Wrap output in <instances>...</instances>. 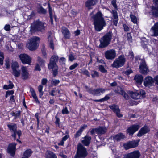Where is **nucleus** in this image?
I'll return each mask as SVG.
<instances>
[{"mask_svg": "<svg viewBox=\"0 0 158 158\" xmlns=\"http://www.w3.org/2000/svg\"><path fill=\"white\" fill-rule=\"evenodd\" d=\"M93 20L95 30L97 31H100L106 25V21L103 17V15L99 11L91 17Z\"/></svg>", "mask_w": 158, "mask_h": 158, "instance_id": "nucleus-1", "label": "nucleus"}, {"mask_svg": "<svg viewBox=\"0 0 158 158\" xmlns=\"http://www.w3.org/2000/svg\"><path fill=\"white\" fill-rule=\"evenodd\" d=\"M113 34L111 31L106 33L100 40V44L99 47L100 48L106 47L110 44Z\"/></svg>", "mask_w": 158, "mask_h": 158, "instance_id": "nucleus-2", "label": "nucleus"}, {"mask_svg": "<svg viewBox=\"0 0 158 158\" xmlns=\"http://www.w3.org/2000/svg\"><path fill=\"white\" fill-rule=\"evenodd\" d=\"M44 24V23L41 21L39 19L36 20L31 24L30 31L31 33L41 31L45 28Z\"/></svg>", "mask_w": 158, "mask_h": 158, "instance_id": "nucleus-3", "label": "nucleus"}, {"mask_svg": "<svg viewBox=\"0 0 158 158\" xmlns=\"http://www.w3.org/2000/svg\"><path fill=\"white\" fill-rule=\"evenodd\" d=\"M87 154L86 149L80 143L77 145L76 153L74 158H85Z\"/></svg>", "mask_w": 158, "mask_h": 158, "instance_id": "nucleus-4", "label": "nucleus"}, {"mask_svg": "<svg viewBox=\"0 0 158 158\" xmlns=\"http://www.w3.org/2000/svg\"><path fill=\"white\" fill-rule=\"evenodd\" d=\"M7 127L10 131L11 135L14 138V140L16 139V135H17L18 138H20V137L22 135V132L21 130H17V125L15 123H11L7 125Z\"/></svg>", "mask_w": 158, "mask_h": 158, "instance_id": "nucleus-5", "label": "nucleus"}, {"mask_svg": "<svg viewBox=\"0 0 158 158\" xmlns=\"http://www.w3.org/2000/svg\"><path fill=\"white\" fill-rule=\"evenodd\" d=\"M125 62L126 59L124 55H121L115 59L111 66L113 68H118L123 66Z\"/></svg>", "mask_w": 158, "mask_h": 158, "instance_id": "nucleus-6", "label": "nucleus"}, {"mask_svg": "<svg viewBox=\"0 0 158 158\" xmlns=\"http://www.w3.org/2000/svg\"><path fill=\"white\" fill-rule=\"evenodd\" d=\"M40 38L37 37H34L31 38L29 42L27 45V46L28 48L31 50H33L35 49L37 46L38 41H39Z\"/></svg>", "mask_w": 158, "mask_h": 158, "instance_id": "nucleus-7", "label": "nucleus"}, {"mask_svg": "<svg viewBox=\"0 0 158 158\" xmlns=\"http://www.w3.org/2000/svg\"><path fill=\"white\" fill-rule=\"evenodd\" d=\"M107 131L106 128L104 127L99 126L98 127L93 129L90 131L91 135H94L96 133L99 135H101L106 133Z\"/></svg>", "mask_w": 158, "mask_h": 158, "instance_id": "nucleus-8", "label": "nucleus"}, {"mask_svg": "<svg viewBox=\"0 0 158 158\" xmlns=\"http://www.w3.org/2000/svg\"><path fill=\"white\" fill-rule=\"evenodd\" d=\"M116 51L113 49H110L106 51L104 53V56L106 59L112 60L114 59L116 56Z\"/></svg>", "mask_w": 158, "mask_h": 158, "instance_id": "nucleus-9", "label": "nucleus"}, {"mask_svg": "<svg viewBox=\"0 0 158 158\" xmlns=\"http://www.w3.org/2000/svg\"><path fill=\"white\" fill-rule=\"evenodd\" d=\"M139 67L140 72L143 74H146L149 71L148 69L144 60H142Z\"/></svg>", "mask_w": 158, "mask_h": 158, "instance_id": "nucleus-10", "label": "nucleus"}, {"mask_svg": "<svg viewBox=\"0 0 158 158\" xmlns=\"http://www.w3.org/2000/svg\"><path fill=\"white\" fill-rule=\"evenodd\" d=\"M19 57L23 64H30L31 62V59L27 54H21L19 55Z\"/></svg>", "mask_w": 158, "mask_h": 158, "instance_id": "nucleus-11", "label": "nucleus"}, {"mask_svg": "<svg viewBox=\"0 0 158 158\" xmlns=\"http://www.w3.org/2000/svg\"><path fill=\"white\" fill-rule=\"evenodd\" d=\"M140 127V126L138 124H134L131 126L127 130V132L130 135H132L133 134L137 131Z\"/></svg>", "mask_w": 158, "mask_h": 158, "instance_id": "nucleus-12", "label": "nucleus"}, {"mask_svg": "<svg viewBox=\"0 0 158 158\" xmlns=\"http://www.w3.org/2000/svg\"><path fill=\"white\" fill-rule=\"evenodd\" d=\"M140 156L139 152L138 150H136L125 154L123 158H139Z\"/></svg>", "mask_w": 158, "mask_h": 158, "instance_id": "nucleus-13", "label": "nucleus"}, {"mask_svg": "<svg viewBox=\"0 0 158 158\" xmlns=\"http://www.w3.org/2000/svg\"><path fill=\"white\" fill-rule=\"evenodd\" d=\"M140 156L139 152L138 150H136L125 154L123 158H139Z\"/></svg>", "mask_w": 158, "mask_h": 158, "instance_id": "nucleus-14", "label": "nucleus"}, {"mask_svg": "<svg viewBox=\"0 0 158 158\" xmlns=\"http://www.w3.org/2000/svg\"><path fill=\"white\" fill-rule=\"evenodd\" d=\"M58 60V56L55 55L52 56L50 59V62L48 64V68L49 69H52V67L57 65L56 63Z\"/></svg>", "mask_w": 158, "mask_h": 158, "instance_id": "nucleus-15", "label": "nucleus"}, {"mask_svg": "<svg viewBox=\"0 0 158 158\" xmlns=\"http://www.w3.org/2000/svg\"><path fill=\"white\" fill-rule=\"evenodd\" d=\"M21 78L23 80H27L29 78V73L27 68L23 66H22L21 68Z\"/></svg>", "mask_w": 158, "mask_h": 158, "instance_id": "nucleus-16", "label": "nucleus"}, {"mask_svg": "<svg viewBox=\"0 0 158 158\" xmlns=\"http://www.w3.org/2000/svg\"><path fill=\"white\" fill-rule=\"evenodd\" d=\"M154 80L151 77L148 76L145 78L144 80V85L146 87L150 88L154 84Z\"/></svg>", "mask_w": 158, "mask_h": 158, "instance_id": "nucleus-17", "label": "nucleus"}, {"mask_svg": "<svg viewBox=\"0 0 158 158\" xmlns=\"http://www.w3.org/2000/svg\"><path fill=\"white\" fill-rule=\"evenodd\" d=\"M109 107L116 114L117 117L119 118H121L122 117V115L120 114V110L118 106L113 104L110 105Z\"/></svg>", "mask_w": 158, "mask_h": 158, "instance_id": "nucleus-18", "label": "nucleus"}, {"mask_svg": "<svg viewBox=\"0 0 158 158\" xmlns=\"http://www.w3.org/2000/svg\"><path fill=\"white\" fill-rule=\"evenodd\" d=\"M150 31L152 33V36H158V22L154 23V25L152 27Z\"/></svg>", "mask_w": 158, "mask_h": 158, "instance_id": "nucleus-19", "label": "nucleus"}, {"mask_svg": "<svg viewBox=\"0 0 158 158\" xmlns=\"http://www.w3.org/2000/svg\"><path fill=\"white\" fill-rule=\"evenodd\" d=\"M150 8L151 15L154 18H158V6H152Z\"/></svg>", "mask_w": 158, "mask_h": 158, "instance_id": "nucleus-20", "label": "nucleus"}, {"mask_svg": "<svg viewBox=\"0 0 158 158\" xmlns=\"http://www.w3.org/2000/svg\"><path fill=\"white\" fill-rule=\"evenodd\" d=\"M150 131L148 127L147 126H144L141 128L139 131L137 135L138 137H141Z\"/></svg>", "mask_w": 158, "mask_h": 158, "instance_id": "nucleus-21", "label": "nucleus"}, {"mask_svg": "<svg viewBox=\"0 0 158 158\" xmlns=\"http://www.w3.org/2000/svg\"><path fill=\"white\" fill-rule=\"evenodd\" d=\"M61 32L65 39H69L70 38L71 34L67 28L64 27H63L61 29Z\"/></svg>", "mask_w": 158, "mask_h": 158, "instance_id": "nucleus-22", "label": "nucleus"}, {"mask_svg": "<svg viewBox=\"0 0 158 158\" xmlns=\"http://www.w3.org/2000/svg\"><path fill=\"white\" fill-rule=\"evenodd\" d=\"M16 145V143H13L10 144L8 146V152L12 156H14L15 154Z\"/></svg>", "mask_w": 158, "mask_h": 158, "instance_id": "nucleus-23", "label": "nucleus"}, {"mask_svg": "<svg viewBox=\"0 0 158 158\" xmlns=\"http://www.w3.org/2000/svg\"><path fill=\"white\" fill-rule=\"evenodd\" d=\"M105 91V89L102 88L92 89L91 94L95 96H99L101 94L103 93Z\"/></svg>", "mask_w": 158, "mask_h": 158, "instance_id": "nucleus-24", "label": "nucleus"}, {"mask_svg": "<svg viewBox=\"0 0 158 158\" xmlns=\"http://www.w3.org/2000/svg\"><path fill=\"white\" fill-rule=\"evenodd\" d=\"M143 79V77L140 74L136 75L134 77L135 82L136 84L139 85H140L142 84Z\"/></svg>", "mask_w": 158, "mask_h": 158, "instance_id": "nucleus-25", "label": "nucleus"}, {"mask_svg": "<svg viewBox=\"0 0 158 158\" xmlns=\"http://www.w3.org/2000/svg\"><path fill=\"white\" fill-rule=\"evenodd\" d=\"M98 2V0H88L85 3V6L89 9L91 7L95 5Z\"/></svg>", "mask_w": 158, "mask_h": 158, "instance_id": "nucleus-26", "label": "nucleus"}, {"mask_svg": "<svg viewBox=\"0 0 158 158\" xmlns=\"http://www.w3.org/2000/svg\"><path fill=\"white\" fill-rule=\"evenodd\" d=\"M115 92L116 93L119 94L123 95L124 98L126 99H129V97L128 95L120 87H118L117 89L115 90Z\"/></svg>", "mask_w": 158, "mask_h": 158, "instance_id": "nucleus-27", "label": "nucleus"}, {"mask_svg": "<svg viewBox=\"0 0 158 158\" xmlns=\"http://www.w3.org/2000/svg\"><path fill=\"white\" fill-rule=\"evenodd\" d=\"M111 12L112 14L113 17V24L115 26H117L118 20V13L115 10H112Z\"/></svg>", "mask_w": 158, "mask_h": 158, "instance_id": "nucleus-28", "label": "nucleus"}, {"mask_svg": "<svg viewBox=\"0 0 158 158\" xmlns=\"http://www.w3.org/2000/svg\"><path fill=\"white\" fill-rule=\"evenodd\" d=\"M84 139L82 140L81 142L85 146H89L90 144L91 138L90 136L86 135L84 138Z\"/></svg>", "mask_w": 158, "mask_h": 158, "instance_id": "nucleus-29", "label": "nucleus"}, {"mask_svg": "<svg viewBox=\"0 0 158 158\" xmlns=\"http://www.w3.org/2000/svg\"><path fill=\"white\" fill-rule=\"evenodd\" d=\"M52 33L51 32H48V43L49 46L52 50H54V44L52 40L51 37Z\"/></svg>", "mask_w": 158, "mask_h": 158, "instance_id": "nucleus-30", "label": "nucleus"}, {"mask_svg": "<svg viewBox=\"0 0 158 158\" xmlns=\"http://www.w3.org/2000/svg\"><path fill=\"white\" fill-rule=\"evenodd\" d=\"M114 141H119L125 138V136L122 133H119L112 137Z\"/></svg>", "mask_w": 158, "mask_h": 158, "instance_id": "nucleus-31", "label": "nucleus"}, {"mask_svg": "<svg viewBox=\"0 0 158 158\" xmlns=\"http://www.w3.org/2000/svg\"><path fill=\"white\" fill-rule=\"evenodd\" d=\"M128 93L130 94L131 97L134 99H138L140 98V95L138 92H134L129 91Z\"/></svg>", "mask_w": 158, "mask_h": 158, "instance_id": "nucleus-32", "label": "nucleus"}, {"mask_svg": "<svg viewBox=\"0 0 158 158\" xmlns=\"http://www.w3.org/2000/svg\"><path fill=\"white\" fill-rule=\"evenodd\" d=\"M48 12L49 15V17L50 19V22L51 24H53V17L54 15H53L52 13V7H51L50 4L49 3L48 4Z\"/></svg>", "mask_w": 158, "mask_h": 158, "instance_id": "nucleus-33", "label": "nucleus"}, {"mask_svg": "<svg viewBox=\"0 0 158 158\" xmlns=\"http://www.w3.org/2000/svg\"><path fill=\"white\" fill-rule=\"evenodd\" d=\"M32 152L30 149H27L24 153L23 156L22 158H28L31 155Z\"/></svg>", "mask_w": 158, "mask_h": 158, "instance_id": "nucleus-34", "label": "nucleus"}, {"mask_svg": "<svg viewBox=\"0 0 158 158\" xmlns=\"http://www.w3.org/2000/svg\"><path fill=\"white\" fill-rule=\"evenodd\" d=\"M87 127L86 125H84L83 126H82L76 132V134L75 135V138H77L79 136H80L82 132L83 131L84 129H85V127Z\"/></svg>", "mask_w": 158, "mask_h": 158, "instance_id": "nucleus-35", "label": "nucleus"}, {"mask_svg": "<svg viewBox=\"0 0 158 158\" xmlns=\"http://www.w3.org/2000/svg\"><path fill=\"white\" fill-rule=\"evenodd\" d=\"M37 12L40 14L45 15L47 13V10L42 6L38 7L37 10Z\"/></svg>", "mask_w": 158, "mask_h": 158, "instance_id": "nucleus-36", "label": "nucleus"}, {"mask_svg": "<svg viewBox=\"0 0 158 158\" xmlns=\"http://www.w3.org/2000/svg\"><path fill=\"white\" fill-rule=\"evenodd\" d=\"M11 114L12 116L15 117L14 118L16 119L18 118H19L21 116V112L20 111H16L15 112H12Z\"/></svg>", "mask_w": 158, "mask_h": 158, "instance_id": "nucleus-37", "label": "nucleus"}, {"mask_svg": "<svg viewBox=\"0 0 158 158\" xmlns=\"http://www.w3.org/2000/svg\"><path fill=\"white\" fill-rule=\"evenodd\" d=\"M12 74L15 77H18L21 74V71L20 70L18 69H14L12 70Z\"/></svg>", "mask_w": 158, "mask_h": 158, "instance_id": "nucleus-38", "label": "nucleus"}, {"mask_svg": "<svg viewBox=\"0 0 158 158\" xmlns=\"http://www.w3.org/2000/svg\"><path fill=\"white\" fill-rule=\"evenodd\" d=\"M45 158H57L56 155L53 152L51 151L48 152Z\"/></svg>", "mask_w": 158, "mask_h": 158, "instance_id": "nucleus-39", "label": "nucleus"}, {"mask_svg": "<svg viewBox=\"0 0 158 158\" xmlns=\"http://www.w3.org/2000/svg\"><path fill=\"white\" fill-rule=\"evenodd\" d=\"M51 69H52L53 71V75L54 77H55L58 73V67L57 65L54 66L52 67Z\"/></svg>", "mask_w": 158, "mask_h": 158, "instance_id": "nucleus-40", "label": "nucleus"}, {"mask_svg": "<svg viewBox=\"0 0 158 158\" xmlns=\"http://www.w3.org/2000/svg\"><path fill=\"white\" fill-rule=\"evenodd\" d=\"M130 144V148H134L137 147L138 145L139 141H129Z\"/></svg>", "mask_w": 158, "mask_h": 158, "instance_id": "nucleus-41", "label": "nucleus"}, {"mask_svg": "<svg viewBox=\"0 0 158 158\" xmlns=\"http://www.w3.org/2000/svg\"><path fill=\"white\" fill-rule=\"evenodd\" d=\"M14 86V85L13 83L9 84L8 85H5L3 87V89L6 90L10 89H12Z\"/></svg>", "mask_w": 158, "mask_h": 158, "instance_id": "nucleus-42", "label": "nucleus"}, {"mask_svg": "<svg viewBox=\"0 0 158 158\" xmlns=\"http://www.w3.org/2000/svg\"><path fill=\"white\" fill-rule=\"evenodd\" d=\"M130 17L131 19V21L134 23L137 24V18L135 16L132 14L130 15Z\"/></svg>", "mask_w": 158, "mask_h": 158, "instance_id": "nucleus-43", "label": "nucleus"}, {"mask_svg": "<svg viewBox=\"0 0 158 158\" xmlns=\"http://www.w3.org/2000/svg\"><path fill=\"white\" fill-rule=\"evenodd\" d=\"M19 66L17 62L13 63L11 65V68L12 70L18 69Z\"/></svg>", "mask_w": 158, "mask_h": 158, "instance_id": "nucleus-44", "label": "nucleus"}, {"mask_svg": "<svg viewBox=\"0 0 158 158\" xmlns=\"http://www.w3.org/2000/svg\"><path fill=\"white\" fill-rule=\"evenodd\" d=\"M38 62L41 66H44V65L45 61L43 60L40 57H37Z\"/></svg>", "mask_w": 158, "mask_h": 158, "instance_id": "nucleus-45", "label": "nucleus"}, {"mask_svg": "<svg viewBox=\"0 0 158 158\" xmlns=\"http://www.w3.org/2000/svg\"><path fill=\"white\" fill-rule=\"evenodd\" d=\"M123 147L126 150L130 148V144L129 142L124 143L123 144Z\"/></svg>", "mask_w": 158, "mask_h": 158, "instance_id": "nucleus-46", "label": "nucleus"}, {"mask_svg": "<svg viewBox=\"0 0 158 158\" xmlns=\"http://www.w3.org/2000/svg\"><path fill=\"white\" fill-rule=\"evenodd\" d=\"M99 70L102 73H105L107 72V71L105 69L103 66L100 65L98 66Z\"/></svg>", "mask_w": 158, "mask_h": 158, "instance_id": "nucleus-47", "label": "nucleus"}, {"mask_svg": "<svg viewBox=\"0 0 158 158\" xmlns=\"http://www.w3.org/2000/svg\"><path fill=\"white\" fill-rule=\"evenodd\" d=\"M138 92V93H139V94L140 95V97H141L142 98L145 97L146 93L144 90L141 89Z\"/></svg>", "mask_w": 158, "mask_h": 158, "instance_id": "nucleus-48", "label": "nucleus"}, {"mask_svg": "<svg viewBox=\"0 0 158 158\" xmlns=\"http://www.w3.org/2000/svg\"><path fill=\"white\" fill-rule=\"evenodd\" d=\"M43 86L41 85H40L38 86V89L39 92H40V97L43 95V92H42V89Z\"/></svg>", "mask_w": 158, "mask_h": 158, "instance_id": "nucleus-49", "label": "nucleus"}, {"mask_svg": "<svg viewBox=\"0 0 158 158\" xmlns=\"http://www.w3.org/2000/svg\"><path fill=\"white\" fill-rule=\"evenodd\" d=\"M55 118L56 119V120L55 122V123L56 125L58 127H60V120L59 118L57 116H55Z\"/></svg>", "mask_w": 158, "mask_h": 158, "instance_id": "nucleus-50", "label": "nucleus"}, {"mask_svg": "<svg viewBox=\"0 0 158 158\" xmlns=\"http://www.w3.org/2000/svg\"><path fill=\"white\" fill-rule=\"evenodd\" d=\"M78 66V64L77 63H74L73 64L70 66L69 67V69L70 70H72L75 69L77 66Z\"/></svg>", "mask_w": 158, "mask_h": 158, "instance_id": "nucleus-51", "label": "nucleus"}, {"mask_svg": "<svg viewBox=\"0 0 158 158\" xmlns=\"http://www.w3.org/2000/svg\"><path fill=\"white\" fill-rule=\"evenodd\" d=\"M41 50L42 51L43 56L45 57H46L47 54L45 49L44 46V45H43L42 46V48Z\"/></svg>", "mask_w": 158, "mask_h": 158, "instance_id": "nucleus-52", "label": "nucleus"}, {"mask_svg": "<svg viewBox=\"0 0 158 158\" xmlns=\"http://www.w3.org/2000/svg\"><path fill=\"white\" fill-rule=\"evenodd\" d=\"M116 0H113L111 1V3L114 7L116 10H118V7L116 4Z\"/></svg>", "mask_w": 158, "mask_h": 158, "instance_id": "nucleus-53", "label": "nucleus"}, {"mask_svg": "<svg viewBox=\"0 0 158 158\" xmlns=\"http://www.w3.org/2000/svg\"><path fill=\"white\" fill-rule=\"evenodd\" d=\"M14 93V91L13 90H11L7 91L6 93L5 97L7 98L8 96L13 94Z\"/></svg>", "mask_w": 158, "mask_h": 158, "instance_id": "nucleus-54", "label": "nucleus"}, {"mask_svg": "<svg viewBox=\"0 0 158 158\" xmlns=\"http://www.w3.org/2000/svg\"><path fill=\"white\" fill-rule=\"evenodd\" d=\"M60 81L58 80L54 79V80H52L51 81V83L52 84H54L55 85L58 84L60 83Z\"/></svg>", "mask_w": 158, "mask_h": 158, "instance_id": "nucleus-55", "label": "nucleus"}, {"mask_svg": "<svg viewBox=\"0 0 158 158\" xmlns=\"http://www.w3.org/2000/svg\"><path fill=\"white\" fill-rule=\"evenodd\" d=\"M91 76L93 78L95 77H98L99 76L98 73L96 71H94V73L92 74Z\"/></svg>", "mask_w": 158, "mask_h": 158, "instance_id": "nucleus-56", "label": "nucleus"}, {"mask_svg": "<svg viewBox=\"0 0 158 158\" xmlns=\"http://www.w3.org/2000/svg\"><path fill=\"white\" fill-rule=\"evenodd\" d=\"M62 113L63 114H68L69 113L67 108L65 107V108H63L62 110Z\"/></svg>", "mask_w": 158, "mask_h": 158, "instance_id": "nucleus-57", "label": "nucleus"}, {"mask_svg": "<svg viewBox=\"0 0 158 158\" xmlns=\"http://www.w3.org/2000/svg\"><path fill=\"white\" fill-rule=\"evenodd\" d=\"M68 57L69 60L71 61H72L75 59L71 53L69 55Z\"/></svg>", "mask_w": 158, "mask_h": 158, "instance_id": "nucleus-58", "label": "nucleus"}, {"mask_svg": "<svg viewBox=\"0 0 158 158\" xmlns=\"http://www.w3.org/2000/svg\"><path fill=\"white\" fill-rule=\"evenodd\" d=\"M110 94H107L106 95V96L104 98H102L103 102L109 100L110 98Z\"/></svg>", "mask_w": 158, "mask_h": 158, "instance_id": "nucleus-59", "label": "nucleus"}, {"mask_svg": "<svg viewBox=\"0 0 158 158\" xmlns=\"http://www.w3.org/2000/svg\"><path fill=\"white\" fill-rule=\"evenodd\" d=\"M128 40L131 42H132V37L130 33H128L127 34Z\"/></svg>", "mask_w": 158, "mask_h": 158, "instance_id": "nucleus-60", "label": "nucleus"}, {"mask_svg": "<svg viewBox=\"0 0 158 158\" xmlns=\"http://www.w3.org/2000/svg\"><path fill=\"white\" fill-rule=\"evenodd\" d=\"M5 30L9 31L10 30V26L9 24H6L4 27Z\"/></svg>", "mask_w": 158, "mask_h": 158, "instance_id": "nucleus-61", "label": "nucleus"}, {"mask_svg": "<svg viewBox=\"0 0 158 158\" xmlns=\"http://www.w3.org/2000/svg\"><path fill=\"white\" fill-rule=\"evenodd\" d=\"M128 57L131 60H133L134 58V54L132 51H130L129 52V55H128Z\"/></svg>", "mask_w": 158, "mask_h": 158, "instance_id": "nucleus-62", "label": "nucleus"}, {"mask_svg": "<svg viewBox=\"0 0 158 158\" xmlns=\"http://www.w3.org/2000/svg\"><path fill=\"white\" fill-rule=\"evenodd\" d=\"M82 73L83 74L86 75L88 77H90V75L89 72L88 70L85 69L82 71Z\"/></svg>", "mask_w": 158, "mask_h": 158, "instance_id": "nucleus-63", "label": "nucleus"}, {"mask_svg": "<svg viewBox=\"0 0 158 158\" xmlns=\"http://www.w3.org/2000/svg\"><path fill=\"white\" fill-rule=\"evenodd\" d=\"M132 71L131 69H128L125 71L124 73L126 75H128L130 73H132Z\"/></svg>", "mask_w": 158, "mask_h": 158, "instance_id": "nucleus-64", "label": "nucleus"}]
</instances>
